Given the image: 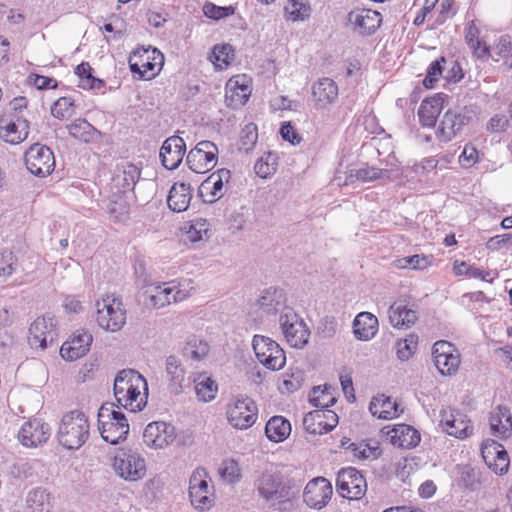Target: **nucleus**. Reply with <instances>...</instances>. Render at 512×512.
I'll return each instance as SVG.
<instances>
[{
	"label": "nucleus",
	"instance_id": "1",
	"mask_svg": "<svg viewBox=\"0 0 512 512\" xmlns=\"http://www.w3.org/2000/svg\"><path fill=\"white\" fill-rule=\"evenodd\" d=\"M147 390L146 379L136 370H121L114 379V396L118 405L132 412L141 411L146 405L141 392Z\"/></svg>",
	"mask_w": 512,
	"mask_h": 512
},
{
	"label": "nucleus",
	"instance_id": "2",
	"mask_svg": "<svg viewBox=\"0 0 512 512\" xmlns=\"http://www.w3.org/2000/svg\"><path fill=\"white\" fill-rule=\"evenodd\" d=\"M259 495L271 507L286 510L293 498L292 488L278 472L265 471L256 482Z\"/></svg>",
	"mask_w": 512,
	"mask_h": 512
},
{
	"label": "nucleus",
	"instance_id": "3",
	"mask_svg": "<svg viewBox=\"0 0 512 512\" xmlns=\"http://www.w3.org/2000/svg\"><path fill=\"white\" fill-rule=\"evenodd\" d=\"M192 289L191 280L153 284L148 286L144 292L145 304L149 308L161 309L172 303L187 299Z\"/></svg>",
	"mask_w": 512,
	"mask_h": 512
},
{
	"label": "nucleus",
	"instance_id": "4",
	"mask_svg": "<svg viewBox=\"0 0 512 512\" xmlns=\"http://www.w3.org/2000/svg\"><path fill=\"white\" fill-rule=\"evenodd\" d=\"M89 423L86 415L78 410L65 414L60 422L57 437L59 443L69 449H79L89 437Z\"/></svg>",
	"mask_w": 512,
	"mask_h": 512
},
{
	"label": "nucleus",
	"instance_id": "5",
	"mask_svg": "<svg viewBox=\"0 0 512 512\" xmlns=\"http://www.w3.org/2000/svg\"><path fill=\"white\" fill-rule=\"evenodd\" d=\"M98 430L104 441L118 444L129 433V424L121 411H116L112 403L103 404L98 411Z\"/></svg>",
	"mask_w": 512,
	"mask_h": 512
},
{
	"label": "nucleus",
	"instance_id": "6",
	"mask_svg": "<svg viewBox=\"0 0 512 512\" xmlns=\"http://www.w3.org/2000/svg\"><path fill=\"white\" fill-rule=\"evenodd\" d=\"M279 326L286 342L293 348L302 349L308 343L311 331L294 309L284 307L279 316Z\"/></svg>",
	"mask_w": 512,
	"mask_h": 512
},
{
	"label": "nucleus",
	"instance_id": "7",
	"mask_svg": "<svg viewBox=\"0 0 512 512\" xmlns=\"http://www.w3.org/2000/svg\"><path fill=\"white\" fill-rule=\"evenodd\" d=\"M98 325L109 332H117L126 324V309L118 297L107 296L96 302Z\"/></svg>",
	"mask_w": 512,
	"mask_h": 512
},
{
	"label": "nucleus",
	"instance_id": "8",
	"mask_svg": "<svg viewBox=\"0 0 512 512\" xmlns=\"http://www.w3.org/2000/svg\"><path fill=\"white\" fill-rule=\"evenodd\" d=\"M115 473L126 481H137L146 474L145 459L136 450L122 448L117 451L113 460Z\"/></svg>",
	"mask_w": 512,
	"mask_h": 512
},
{
	"label": "nucleus",
	"instance_id": "9",
	"mask_svg": "<svg viewBox=\"0 0 512 512\" xmlns=\"http://www.w3.org/2000/svg\"><path fill=\"white\" fill-rule=\"evenodd\" d=\"M257 359L269 370L276 371L284 367L286 356L284 350L273 339L255 335L252 341Z\"/></svg>",
	"mask_w": 512,
	"mask_h": 512
},
{
	"label": "nucleus",
	"instance_id": "10",
	"mask_svg": "<svg viewBox=\"0 0 512 512\" xmlns=\"http://www.w3.org/2000/svg\"><path fill=\"white\" fill-rule=\"evenodd\" d=\"M257 414V405L248 396H238L227 406V419L236 429L251 427L256 422Z\"/></svg>",
	"mask_w": 512,
	"mask_h": 512
},
{
	"label": "nucleus",
	"instance_id": "11",
	"mask_svg": "<svg viewBox=\"0 0 512 512\" xmlns=\"http://www.w3.org/2000/svg\"><path fill=\"white\" fill-rule=\"evenodd\" d=\"M163 54L156 48L136 49L129 57V66L132 73H137L140 78L150 79L156 75V66H162ZM161 67L158 68V71Z\"/></svg>",
	"mask_w": 512,
	"mask_h": 512
},
{
	"label": "nucleus",
	"instance_id": "12",
	"mask_svg": "<svg viewBox=\"0 0 512 512\" xmlns=\"http://www.w3.org/2000/svg\"><path fill=\"white\" fill-rule=\"evenodd\" d=\"M473 118V111L464 107L461 110H448L443 115L436 136L440 142L447 143L460 133Z\"/></svg>",
	"mask_w": 512,
	"mask_h": 512
},
{
	"label": "nucleus",
	"instance_id": "13",
	"mask_svg": "<svg viewBox=\"0 0 512 512\" xmlns=\"http://www.w3.org/2000/svg\"><path fill=\"white\" fill-rule=\"evenodd\" d=\"M218 148L211 141H201L187 155L186 163L195 173H206L217 164Z\"/></svg>",
	"mask_w": 512,
	"mask_h": 512
},
{
	"label": "nucleus",
	"instance_id": "14",
	"mask_svg": "<svg viewBox=\"0 0 512 512\" xmlns=\"http://www.w3.org/2000/svg\"><path fill=\"white\" fill-rule=\"evenodd\" d=\"M25 164L32 174L46 177L55 168V158L49 147L36 143L26 151Z\"/></svg>",
	"mask_w": 512,
	"mask_h": 512
},
{
	"label": "nucleus",
	"instance_id": "15",
	"mask_svg": "<svg viewBox=\"0 0 512 512\" xmlns=\"http://www.w3.org/2000/svg\"><path fill=\"white\" fill-rule=\"evenodd\" d=\"M336 488L340 496L350 500H357L365 494L367 484L358 470L353 467H347L342 468L338 472Z\"/></svg>",
	"mask_w": 512,
	"mask_h": 512
},
{
	"label": "nucleus",
	"instance_id": "16",
	"mask_svg": "<svg viewBox=\"0 0 512 512\" xmlns=\"http://www.w3.org/2000/svg\"><path fill=\"white\" fill-rule=\"evenodd\" d=\"M432 355L438 371L444 376L455 374L460 366V354L450 343L444 340L437 341L433 345Z\"/></svg>",
	"mask_w": 512,
	"mask_h": 512
},
{
	"label": "nucleus",
	"instance_id": "17",
	"mask_svg": "<svg viewBox=\"0 0 512 512\" xmlns=\"http://www.w3.org/2000/svg\"><path fill=\"white\" fill-rule=\"evenodd\" d=\"M205 469H196L189 480V495L191 504L200 511L209 510L212 507V493L209 489Z\"/></svg>",
	"mask_w": 512,
	"mask_h": 512
},
{
	"label": "nucleus",
	"instance_id": "18",
	"mask_svg": "<svg viewBox=\"0 0 512 512\" xmlns=\"http://www.w3.org/2000/svg\"><path fill=\"white\" fill-rule=\"evenodd\" d=\"M56 338V321L54 317H38L30 325L28 342L31 347L46 349L54 343Z\"/></svg>",
	"mask_w": 512,
	"mask_h": 512
},
{
	"label": "nucleus",
	"instance_id": "19",
	"mask_svg": "<svg viewBox=\"0 0 512 512\" xmlns=\"http://www.w3.org/2000/svg\"><path fill=\"white\" fill-rule=\"evenodd\" d=\"M439 416L440 425L447 434L456 438H465L472 434L473 427L465 414L451 408H443Z\"/></svg>",
	"mask_w": 512,
	"mask_h": 512
},
{
	"label": "nucleus",
	"instance_id": "20",
	"mask_svg": "<svg viewBox=\"0 0 512 512\" xmlns=\"http://www.w3.org/2000/svg\"><path fill=\"white\" fill-rule=\"evenodd\" d=\"M175 438V427L162 421L149 423L143 433V440L146 445L155 449L167 447L174 442Z\"/></svg>",
	"mask_w": 512,
	"mask_h": 512
},
{
	"label": "nucleus",
	"instance_id": "21",
	"mask_svg": "<svg viewBox=\"0 0 512 512\" xmlns=\"http://www.w3.org/2000/svg\"><path fill=\"white\" fill-rule=\"evenodd\" d=\"M333 494L331 483L324 477H317L309 481L303 492L304 502L311 508L321 509Z\"/></svg>",
	"mask_w": 512,
	"mask_h": 512
},
{
	"label": "nucleus",
	"instance_id": "22",
	"mask_svg": "<svg viewBox=\"0 0 512 512\" xmlns=\"http://www.w3.org/2000/svg\"><path fill=\"white\" fill-rule=\"evenodd\" d=\"M381 432L390 444L401 449H412L421 440L420 433L414 427L407 424L394 425L392 428L387 426Z\"/></svg>",
	"mask_w": 512,
	"mask_h": 512
},
{
	"label": "nucleus",
	"instance_id": "23",
	"mask_svg": "<svg viewBox=\"0 0 512 512\" xmlns=\"http://www.w3.org/2000/svg\"><path fill=\"white\" fill-rule=\"evenodd\" d=\"M481 454L485 464L496 474L508 471L509 457L505 448L494 440H486L481 445Z\"/></svg>",
	"mask_w": 512,
	"mask_h": 512
},
{
	"label": "nucleus",
	"instance_id": "24",
	"mask_svg": "<svg viewBox=\"0 0 512 512\" xmlns=\"http://www.w3.org/2000/svg\"><path fill=\"white\" fill-rule=\"evenodd\" d=\"M481 454L485 464L496 474L508 471L509 457L505 448L494 440H486L481 445Z\"/></svg>",
	"mask_w": 512,
	"mask_h": 512
},
{
	"label": "nucleus",
	"instance_id": "25",
	"mask_svg": "<svg viewBox=\"0 0 512 512\" xmlns=\"http://www.w3.org/2000/svg\"><path fill=\"white\" fill-rule=\"evenodd\" d=\"M50 437L48 424L40 419H31L25 422L19 432L18 439L26 447H37L45 443Z\"/></svg>",
	"mask_w": 512,
	"mask_h": 512
},
{
	"label": "nucleus",
	"instance_id": "26",
	"mask_svg": "<svg viewBox=\"0 0 512 512\" xmlns=\"http://www.w3.org/2000/svg\"><path fill=\"white\" fill-rule=\"evenodd\" d=\"M230 178L231 173L228 169L222 168L213 172L199 187V193L203 201L214 203L220 199L225 193L224 183H228Z\"/></svg>",
	"mask_w": 512,
	"mask_h": 512
},
{
	"label": "nucleus",
	"instance_id": "27",
	"mask_svg": "<svg viewBox=\"0 0 512 512\" xmlns=\"http://www.w3.org/2000/svg\"><path fill=\"white\" fill-rule=\"evenodd\" d=\"M140 178V169L132 163H122L117 165L112 180L111 190L117 194L124 195L132 191Z\"/></svg>",
	"mask_w": 512,
	"mask_h": 512
},
{
	"label": "nucleus",
	"instance_id": "28",
	"mask_svg": "<svg viewBox=\"0 0 512 512\" xmlns=\"http://www.w3.org/2000/svg\"><path fill=\"white\" fill-rule=\"evenodd\" d=\"M186 151V144L183 138L171 136L167 138L160 149L162 165L168 170L176 169L182 162Z\"/></svg>",
	"mask_w": 512,
	"mask_h": 512
},
{
	"label": "nucleus",
	"instance_id": "29",
	"mask_svg": "<svg viewBox=\"0 0 512 512\" xmlns=\"http://www.w3.org/2000/svg\"><path fill=\"white\" fill-rule=\"evenodd\" d=\"M29 134V123L21 117L0 120V139L9 144L23 142Z\"/></svg>",
	"mask_w": 512,
	"mask_h": 512
},
{
	"label": "nucleus",
	"instance_id": "30",
	"mask_svg": "<svg viewBox=\"0 0 512 512\" xmlns=\"http://www.w3.org/2000/svg\"><path fill=\"white\" fill-rule=\"evenodd\" d=\"M348 20L360 34L370 35L380 26L382 15L371 9H361L351 11Z\"/></svg>",
	"mask_w": 512,
	"mask_h": 512
},
{
	"label": "nucleus",
	"instance_id": "31",
	"mask_svg": "<svg viewBox=\"0 0 512 512\" xmlns=\"http://www.w3.org/2000/svg\"><path fill=\"white\" fill-rule=\"evenodd\" d=\"M93 337L86 331H77L70 341L62 344L60 355L68 361L76 360L84 356L91 345Z\"/></svg>",
	"mask_w": 512,
	"mask_h": 512
},
{
	"label": "nucleus",
	"instance_id": "32",
	"mask_svg": "<svg viewBox=\"0 0 512 512\" xmlns=\"http://www.w3.org/2000/svg\"><path fill=\"white\" fill-rule=\"evenodd\" d=\"M490 429L493 435L506 438L512 431V415L506 406H497L490 414Z\"/></svg>",
	"mask_w": 512,
	"mask_h": 512
},
{
	"label": "nucleus",
	"instance_id": "33",
	"mask_svg": "<svg viewBox=\"0 0 512 512\" xmlns=\"http://www.w3.org/2000/svg\"><path fill=\"white\" fill-rule=\"evenodd\" d=\"M369 411L373 416L379 419L391 420L398 417L403 409H400L398 403L384 394L378 395L372 399L369 404Z\"/></svg>",
	"mask_w": 512,
	"mask_h": 512
},
{
	"label": "nucleus",
	"instance_id": "34",
	"mask_svg": "<svg viewBox=\"0 0 512 512\" xmlns=\"http://www.w3.org/2000/svg\"><path fill=\"white\" fill-rule=\"evenodd\" d=\"M312 97L318 107L324 108L338 97V86L330 78H322L312 86Z\"/></svg>",
	"mask_w": 512,
	"mask_h": 512
},
{
	"label": "nucleus",
	"instance_id": "35",
	"mask_svg": "<svg viewBox=\"0 0 512 512\" xmlns=\"http://www.w3.org/2000/svg\"><path fill=\"white\" fill-rule=\"evenodd\" d=\"M192 199V188L184 182L175 183L167 198L168 207L174 212H184L188 209Z\"/></svg>",
	"mask_w": 512,
	"mask_h": 512
},
{
	"label": "nucleus",
	"instance_id": "36",
	"mask_svg": "<svg viewBox=\"0 0 512 512\" xmlns=\"http://www.w3.org/2000/svg\"><path fill=\"white\" fill-rule=\"evenodd\" d=\"M378 331V319L372 313L361 312L353 322V333L358 340L368 341Z\"/></svg>",
	"mask_w": 512,
	"mask_h": 512
},
{
	"label": "nucleus",
	"instance_id": "37",
	"mask_svg": "<svg viewBox=\"0 0 512 512\" xmlns=\"http://www.w3.org/2000/svg\"><path fill=\"white\" fill-rule=\"evenodd\" d=\"M285 296L282 289L269 288L262 292L257 300L256 305L259 310L267 315L275 314L278 311L282 312L285 307Z\"/></svg>",
	"mask_w": 512,
	"mask_h": 512
},
{
	"label": "nucleus",
	"instance_id": "38",
	"mask_svg": "<svg viewBox=\"0 0 512 512\" xmlns=\"http://www.w3.org/2000/svg\"><path fill=\"white\" fill-rule=\"evenodd\" d=\"M493 61L502 60L503 66L512 71V39L509 35H502L490 46L487 55Z\"/></svg>",
	"mask_w": 512,
	"mask_h": 512
},
{
	"label": "nucleus",
	"instance_id": "39",
	"mask_svg": "<svg viewBox=\"0 0 512 512\" xmlns=\"http://www.w3.org/2000/svg\"><path fill=\"white\" fill-rule=\"evenodd\" d=\"M165 372L169 385L173 392L180 393L182 391V383L185 380V368L181 360L175 355H169L165 359Z\"/></svg>",
	"mask_w": 512,
	"mask_h": 512
},
{
	"label": "nucleus",
	"instance_id": "40",
	"mask_svg": "<svg viewBox=\"0 0 512 512\" xmlns=\"http://www.w3.org/2000/svg\"><path fill=\"white\" fill-rule=\"evenodd\" d=\"M388 313L390 323L397 328H409L417 320L416 312L402 302L392 304Z\"/></svg>",
	"mask_w": 512,
	"mask_h": 512
},
{
	"label": "nucleus",
	"instance_id": "41",
	"mask_svg": "<svg viewBox=\"0 0 512 512\" xmlns=\"http://www.w3.org/2000/svg\"><path fill=\"white\" fill-rule=\"evenodd\" d=\"M442 111L441 97H432L422 101L418 109L420 123L424 127H434L437 117Z\"/></svg>",
	"mask_w": 512,
	"mask_h": 512
},
{
	"label": "nucleus",
	"instance_id": "42",
	"mask_svg": "<svg viewBox=\"0 0 512 512\" xmlns=\"http://www.w3.org/2000/svg\"><path fill=\"white\" fill-rule=\"evenodd\" d=\"M291 433V424L283 416H273L265 426L267 438L275 443L283 442Z\"/></svg>",
	"mask_w": 512,
	"mask_h": 512
},
{
	"label": "nucleus",
	"instance_id": "43",
	"mask_svg": "<svg viewBox=\"0 0 512 512\" xmlns=\"http://www.w3.org/2000/svg\"><path fill=\"white\" fill-rule=\"evenodd\" d=\"M26 503L30 512H50L52 508L50 494L40 487L28 493Z\"/></svg>",
	"mask_w": 512,
	"mask_h": 512
},
{
	"label": "nucleus",
	"instance_id": "44",
	"mask_svg": "<svg viewBox=\"0 0 512 512\" xmlns=\"http://www.w3.org/2000/svg\"><path fill=\"white\" fill-rule=\"evenodd\" d=\"M249 95L250 89L248 85L240 83L239 77L228 81L226 85V101H229V105L242 106L247 102Z\"/></svg>",
	"mask_w": 512,
	"mask_h": 512
},
{
	"label": "nucleus",
	"instance_id": "45",
	"mask_svg": "<svg viewBox=\"0 0 512 512\" xmlns=\"http://www.w3.org/2000/svg\"><path fill=\"white\" fill-rule=\"evenodd\" d=\"M195 392L200 401L210 402L217 394L218 386L210 377L201 374L195 380Z\"/></svg>",
	"mask_w": 512,
	"mask_h": 512
},
{
	"label": "nucleus",
	"instance_id": "46",
	"mask_svg": "<svg viewBox=\"0 0 512 512\" xmlns=\"http://www.w3.org/2000/svg\"><path fill=\"white\" fill-rule=\"evenodd\" d=\"M106 211L114 221L123 220L129 211V205L124 195L113 191V196L106 204Z\"/></svg>",
	"mask_w": 512,
	"mask_h": 512
},
{
	"label": "nucleus",
	"instance_id": "47",
	"mask_svg": "<svg viewBox=\"0 0 512 512\" xmlns=\"http://www.w3.org/2000/svg\"><path fill=\"white\" fill-rule=\"evenodd\" d=\"M465 41L477 57L484 58L488 55L490 47H487L479 39V30L475 24L471 23L466 27Z\"/></svg>",
	"mask_w": 512,
	"mask_h": 512
},
{
	"label": "nucleus",
	"instance_id": "48",
	"mask_svg": "<svg viewBox=\"0 0 512 512\" xmlns=\"http://www.w3.org/2000/svg\"><path fill=\"white\" fill-rule=\"evenodd\" d=\"M383 170L374 167H362L358 169H349L346 172L345 185L353 183L355 180L362 182L374 181L382 177Z\"/></svg>",
	"mask_w": 512,
	"mask_h": 512
},
{
	"label": "nucleus",
	"instance_id": "49",
	"mask_svg": "<svg viewBox=\"0 0 512 512\" xmlns=\"http://www.w3.org/2000/svg\"><path fill=\"white\" fill-rule=\"evenodd\" d=\"M211 234L210 223L203 218H197L191 221L188 230L186 231L187 239L190 242H200L208 239Z\"/></svg>",
	"mask_w": 512,
	"mask_h": 512
},
{
	"label": "nucleus",
	"instance_id": "50",
	"mask_svg": "<svg viewBox=\"0 0 512 512\" xmlns=\"http://www.w3.org/2000/svg\"><path fill=\"white\" fill-rule=\"evenodd\" d=\"M284 10L285 17L293 22L304 21L310 15V7L303 0H288Z\"/></svg>",
	"mask_w": 512,
	"mask_h": 512
},
{
	"label": "nucleus",
	"instance_id": "51",
	"mask_svg": "<svg viewBox=\"0 0 512 512\" xmlns=\"http://www.w3.org/2000/svg\"><path fill=\"white\" fill-rule=\"evenodd\" d=\"M210 351V347L206 341H203L198 338L190 339L184 349V355L192 360L201 361L204 359Z\"/></svg>",
	"mask_w": 512,
	"mask_h": 512
},
{
	"label": "nucleus",
	"instance_id": "52",
	"mask_svg": "<svg viewBox=\"0 0 512 512\" xmlns=\"http://www.w3.org/2000/svg\"><path fill=\"white\" fill-rule=\"evenodd\" d=\"M67 128L72 137L83 142L90 141L95 132L94 127L85 119H76Z\"/></svg>",
	"mask_w": 512,
	"mask_h": 512
},
{
	"label": "nucleus",
	"instance_id": "53",
	"mask_svg": "<svg viewBox=\"0 0 512 512\" xmlns=\"http://www.w3.org/2000/svg\"><path fill=\"white\" fill-rule=\"evenodd\" d=\"M234 56V49L230 44L215 45L209 60L215 65L216 68L223 69L230 63Z\"/></svg>",
	"mask_w": 512,
	"mask_h": 512
},
{
	"label": "nucleus",
	"instance_id": "54",
	"mask_svg": "<svg viewBox=\"0 0 512 512\" xmlns=\"http://www.w3.org/2000/svg\"><path fill=\"white\" fill-rule=\"evenodd\" d=\"M304 429L314 435H322L328 433L326 425H324L323 417H321L319 409L308 412L303 419Z\"/></svg>",
	"mask_w": 512,
	"mask_h": 512
},
{
	"label": "nucleus",
	"instance_id": "55",
	"mask_svg": "<svg viewBox=\"0 0 512 512\" xmlns=\"http://www.w3.org/2000/svg\"><path fill=\"white\" fill-rule=\"evenodd\" d=\"M310 402L313 406L323 409L333 406L336 402V397L333 395L331 388L320 386L314 387L310 395Z\"/></svg>",
	"mask_w": 512,
	"mask_h": 512
},
{
	"label": "nucleus",
	"instance_id": "56",
	"mask_svg": "<svg viewBox=\"0 0 512 512\" xmlns=\"http://www.w3.org/2000/svg\"><path fill=\"white\" fill-rule=\"evenodd\" d=\"M51 113L55 118H70L75 113L74 101L70 97L59 98L52 106Z\"/></svg>",
	"mask_w": 512,
	"mask_h": 512
},
{
	"label": "nucleus",
	"instance_id": "57",
	"mask_svg": "<svg viewBox=\"0 0 512 512\" xmlns=\"http://www.w3.org/2000/svg\"><path fill=\"white\" fill-rule=\"evenodd\" d=\"M203 13L208 18L220 20L233 15L235 8L233 6H217L214 3L207 2L203 6Z\"/></svg>",
	"mask_w": 512,
	"mask_h": 512
},
{
	"label": "nucleus",
	"instance_id": "58",
	"mask_svg": "<svg viewBox=\"0 0 512 512\" xmlns=\"http://www.w3.org/2000/svg\"><path fill=\"white\" fill-rule=\"evenodd\" d=\"M76 75L80 78V86L82 88H89L93 89L95 88V83L98 82L99 84L101 81L99 79H96L92 75V68L87 62H82L76 67L75 70Z\"/></svg>",
	"mask_w": 512,
	"mask_h": 512
},
{
	"label": "nucleus",
	"instance_id": "59",
	"mask_svg": "<svg viewBox=\"0 0 512 512\" xmlns=\"http://www.w3.org/2000/svg\"><path fill=\"white\" fill-rule=\"evenodd\" d=\"M258 139V129L254 123H248L244 126L240 135L241 149L245 151L251 150Z\"/></svg>",
	"mask_w": 512,
	"mask_h": 512
},
{
	"label": "nucleus",
	"instance_id": "60",
	"mask_svg": "<svg viewBox=\"0 0 512 512\" xmlns=\"http://www.w3.org/2000/svg\"><path fill=\"white\" fill-rule=\"evenodd\" d=\"M17 267V259L9 250L0 251V277L11 276Z\"/></svg>",
	"mask_w": 512,
	"mask_h": 512
},
{
	"label": "nucleus",
	"instance_id": "61",
	"mask_svg": "<svg viewBox=\"0 0 512 512\" xmlns=\"http://www.w3.org/2000/svg\"><path fill=\"white\" fill-rule=\"evenodd\" d=\"M276 157L269 153L267 157L261 158L258 160L254 166L255 172L258 176L261 178H266L269 175L273 174L276 170V163H275Z\"/></svg>",
	"mask_w": 512,
	"mask_h": 512
},
{
	"label": "nucleus",
	"instance_id": "62",
	"mask_svg": "<svg viewBox=\"0 0 512 512\" xmlns=\"http://www.w3.org/2000/svg\"><path fill=\"white\" fill-rule=\"evenodd\" d=\"M442 63H445V58L441 57L439 60L433 61L427 70V75L423 80V84L426 88H433L435 82L438 81L442 74Z\"/></svg>",
	"mask_w": 512,
	"mask_h": 512
},
{
	"label": "nucleus",
	"instance_id": "63",
	"mask_svg": "<svg viewBox=\"0 0 512 512\" xmlns=\"http://www.w3.org/2000/svg\"><path fill=\"white\" fill-rule=\"evenodd\" d=\"M416 346L417 341L414 336L398 341L396 351L397 357L402 361L408 360L414 353Z\"/></svg>",
	"mask_w": 512,
	"mask_h": 512
},
{
	"label": "nucleus",
	"instance_id": "64",
	"mask_svg": "<svg viewBox=\"0 0 512 512\" xmlns=\"http://www.w3.org/2000/svg\"><path fill=\"white\" fill-rule=\"evenodd\" d=\"M221 475L229 482H235L240 477V469L238 463L234 460L223 462L221 467Z\"/></svg>",
	"mask_w": 512,
	"mask_h": 512
}]
</instances>
